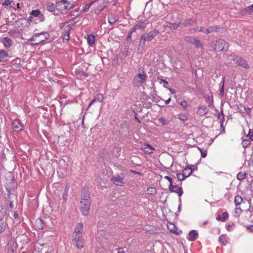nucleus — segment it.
I'll use <instances>...</instances> for the list:
<instances>
[{"mask_svg":"<svg viewBox=\"0 0 253 253\" xmlns=\"http://www.w3.org/2000/svg\"><path fill=\"white\" fill-rule=\"evenodd\" d=\"M159 34V32L157 30L155 29L147 34H143L141 37L139 42L138 51L142 52V48H144L145 45L146 41H151L155 37L158 36Z\"/></svg>","mask_w":253,"mask_h":253,"instance_id":"f03ea898","label":"nucleus"},{"mask_svg":"<svg viewBox=\"0 0 253 253\" xmlns=\"http://www.w3.org/2000/svg\"><path fill=\"white\" fill-rule=\"evenodd\" d=\"M87 42L89 45H92L95 42V37L91 34L88 35L87 36Z\"/></svg>","mask_w":253,"mask_h":253,"instance_id":"a878e982","label":"nucleus"},{"mask_svg":"<svg viewBox=\"0 0 253 253\" xmlns=\"http://www.w3.org/2000/svg\"><path fill=\"white\" fill-rule=\"evenodd\" d=\"M141 150L147 154H151L153 153L154 149L149 144H144L141 147Z\"/></svg>","mask_w":253,"mask_h":253,"instance_id":"ddd939ff","label":"nucleus"},{"mask_svg":"<svg viewBox=\"0 0 253 253\" xmlns=\"http://www.w3.org/2000/svg\"><path fill=\"white\" fill-rule=\"evenodd\" d=\"M217 118L219 120V122L220 123L221 126H222V124H223L224 120V117L222 112L218 113Z\"/></svg>","mask_w":253,"mask_h":253,"instance_id":"7c9ffc66","label":"nucleus"},{"mask_svg":"<svg viewBox=\"0 0 253 253\" xmlns=\"http://www.w3.org/2000/svg\"><path fill=\"white\" fill-rule=\"evenodd\" d=\"M185 40L188 42L193 44L196 48L202 47L203 46V44L199 40L192 36H186Z\"/></svg>","mask_w":253,"mask_h":253,"instance_id":"423d86ee","label":"nucleus"},{"mask_svg":"<svg viewBox=\"0 0 253 253\" xmlns=\"http://www.w3.org/2000/svg\"><path fill=\"white\" fill-rule=\"evenodd\" d=\"M56 7V5L55 6V5L52 3L48 2L47 3V8L49 11L52 12L54 11Z\"/></svg>","mask_w":253,"mask_h":253,"instance_id":"2f4dec72","label":"nucleus"},{"mask_svg":"<svg viewBox=\"0 0 253 253\" xmlns=\"http://www.w3.org/2000/svg\"><path fill=\"white\" fill-rule=\"evenodd\" d=\"M12 1L10 0H5L2 5L3 6H8L11 4Z\"/></svg>","mask_w":253,"mask_h":253,"instance_id":"a18cd8bd","label":"nucleus"},{"mask_svg":"<svg viewBox=\"0 0 253 253\" xmlns=\"http://www.w3.org/2000/svg\"><path fill=\"white\" fill-rule=\"evenodd\" d=\"M211 47L215 50L218 51H226L228 48V43L224 40L219 39L213 41Z\"/></svg>","mask_w":253,"mask_h":253,"instance_id":"7ed1b4c3","label":"nucleus"},{"mask_svg":"<svg viewBox=\"0 0 253 253\" xmlns=\"http://www.w3.org/2000/svg\"><path fill=\"white\" fill-rule=\"evenodd\" d=\"M216 219L217 220H221V219H222V217H221L220 215L218 214L217 215Z\"/></svg>","mask_w":253,"mask_h":253,"instance_id":"e2e57ef3","label":"nucleus"},{"mask_svg":"<svg viewBox=\"0 0 253 253\" xmlns=\"http://www.w3.org/2000/svg\"><path fill=\"white\" fill-rule=\"evenodd\" d=\"M91 205V199L89 193L83 192L81 195V210L83 214L86 215L88 214Z\"/></svg>","mask_w":253,"mask_h":253,"instance_id":"f257e3e1","label":"nucleus"},{"mask_svg":"<svg viewBox=\"0 0 253 253\" xmlns=\"http://www.w3.org/2000/svg\"><path fill=\"white\" fill-rule=\"evenodd\" d=\"M94 3V2H92L90 3H89V4H87L85 5V7L84 8V12H87L88 10L89 7H90L92 3Z\"/></svg>","mask_w":253,"mask_h":253,"instance_id":"09e8293b","label":"nucleus"},{"mask_svg":"<svg viewBox=\"0 0 253 253\" xmlns=\"http://www.w3.org/2000/svg\"><path fill=\"white\" fill-rule=\"evenodd\" d=\"M147 192L148 194L152 195L156 192V189L154 187H149L147 189Z\"/></svg>","mask_w":253,"mask_h":253,"instance_id":"f704fd0d","label":"nucleus"},{"mask_svg":"<svg viewBox=\"0 0 253 253\" xmlns=\"http://www.w3.org/2000/svg\"><path fill=\"white\" fill-rule=\"evenodd\" d=\"M225 238V236L224 234H222L219 237V242L221 244V245H222L223 246L226 245V243H224V240Z\"/></svg>","mask_w":253,"mask_h":253,"instance_id":"e433bc0d","label":"nucleus"},{"mask_svg":"<svg viewBox=\"0 0 253 253\" xmlns=\"http://www.w3.org/2000/svg\"><path fill=\"white\" fill-rule=\"evenodd\" d=\"M84 239L82 236L76 237L73 240V243L78 248L81 249L84 247Z\"/></svg>","mask_w":253,"mask_h":253,"instance_id":"9d476101","label":"nucleus"},{"mask_svg":"<svg viewBox=\"0 0 253 253\" xmlns=\"http://www.w3.org/2000/svg\"><path fill=\"white\" fill-rule=\"evenodd\" d=\"M250 133H251V130H250V132H249L250 138L252 140H253V130L252 133L250 134Z\"/></svg>","mask_w":253,"mask_h":253,"instance_id":"13d9d810","label":"nucleus"},{"mask_svg":"<svg viewBox=\"0 0 253 253\" xmlns=\"http://www.w3.org/2000/svg\"><path fill=\"white\" fill-rule=\"evenodd\" d=\"M169 190L171 192L177 193L179 197H181L183 193L182 187H179L176 184H173L172 182L169 184Z\"/></svg>","mask_w":253,"mask_h":253,"instance_id":"6e6552de","label":"nucleus"},{"mask_svg":"<svg viewBox=\"0 0 253 253\" xmlns=\"http://www.w3.org/2000/svg\"><path fill=\"white\" fill-rule=\"evenodd\" d=\"M246 174L245 173L239 172L237 175V178L239 180H242L246 177Z\"/></svg>","mask_w":253,"mask_h":253,"instance_id":"c9c22d12","label":"nucleus"},{"mask_svg":"<svg viewBox=\"0 0 253 253\" xmlns=\"http://www.w3.org/2000/svg\"><path fill=\"white\" fill-rule=\"evenodd\" d=\"M243 109H244V110L246 111V112L247 114H249L250 113V112H251V108H249V107H248V108H246V107H243Z\"/></svg>","mask_w":253,"mask_h":253,"instance_id":"5fc2aeb1","label":"nucleus"},{"mask_svg":"<svg viewBox=\"0 0 253 253\" xmlns=\"http://www.w3.org/2000/svg\"><path fill=\"white\" fill-rule=\"evenodd\" d=\"M179 104L182 106V108L184 109L187 108L188 107V103L186 100H183Z\"/></svg>","mask_w":253,"mask_h":253,"instance_id":"79ce46f5","label":"nucleus"},{"mask_svg":"<svg viewBox=\"0 0 253 253\" xmlns=\"http://www.w3.org/2000/svg\"><path fill=\"white\" fill-rule=\"evenodd\" d=\"M164 178L167 179V180L169 181V184L170 183H171L172 182V179L171 177L168 176H166L164 177Z\"/></svg>","mask_w":253,"mask_h":253,"instance_id":"864d4df0","label":"nucleus"},{"mask_svg":"<svg viewBox=\"0 0 253 253\" xmlns=\"http://www.w3.org/2000/svg\"><path fill=\"white\" fill-rule=\"evenodd\" d=\"M247 229L250 230V232L253 233V225H248L247 226Z\"/></svg>","mask_w":253,"mask_h":253,"instance_id":"603ef678","label":"nucleus"},{"mask_svg":"<svg viewBox=\"0 0 253 253\" xmlns=\"http://www.w3.org/2000/svg\"><path fill=\"white\" fill-rule=\"evenodd\" d=\"M193 22L191 18L187 19L181 23V25L183 27H188L192 25Z\"/></svg>","mask_w":253,"mask_h":253,"instance_id":"b1692460","label":"nucleus"},{"mask_svg":"<svg viewBox=\"0 0 253 253\" xmlns=\"http://www.w3.org/2000/svg\"><path fill=\"white\" fill-rule=\"evenodd\" d=\"M32 16L38 17L41 14V11L39 9L32 10L31 12Z\"/></svg>","mask_w":253,"mask_h":253,"instance_id":"72a5a7b5","label":"nucleus"},{"mask_svg":"<svg viewBox=\"0 0 253 253\" xmlns=\"http://www.w3.org/2000/svg\"><path fill=\"white\" fill-rule=\"evenodd\" d=\"M243 202L242 198L239 195H237L235 197L234 203L236 206L240 205Z\"/></svg>","mask_w":253,"mask_h":253,"instance_id":"bb28decb","label":"nucleus"},{"mask_svg":"<svg viewBox=\"0 0 253 253\" xmlns=\"http://www.w3.org/2000/svg\"><path fill=\"white\" fill-rule=\"evenodd\" d=\"M108 22L109 23L112 25L115 23L116 20L112 17V16H109Z\"/></svg>","mask_w":253,"mask_h":253,"instance_id":"c03bdc74","label":"nucleus"},{"mask_svg":"<svg viewBox=\"0 0 253 253\" xmlns=\"http://www.w3.org/2000/svg\"><path fill=\"white\" fill-rule=\"evenodd\" d=\"M72 7V5L63 4L62 6L56 7L57 9L60 10L61 13H66Z\"/></svg>","mask_w":253,"mask_h":253,"instance_id":"4468645a","label":"nucleus"},{"mask_svg":"<svg viewBox=\"0 0 253 253\" xmlns=\"http://www.w3.org/2000/svg\"><path fill=\"white\" fill-rule=\"evenodd\" d=\"M242 211V210L240 208H236L235 209V213H240Z\"/></svg>","mask_w":253,"mask_h":253,"instance_id":"4d7b16f0","label":"nucleus"},{"mask_svg":"<svg viewBox=\"0 0 253 253\" xmlns=\"http://www.w3.org/2000/svg\"><path fill=\"white\" fill-rule=\"evenodd\" d=\"M244 12L246 14H251L253 13V4H252L246 8H245L244 10Z\"/></svg>","mask_w":253,"mask_h":253,"instance_id":"cd10ccee","label":"nucleus"},{"mask_svg":"<svg viewBox=\"0 0 253 253\" xmlns=\"http://www.w3.org/2000/svg\"><path fill=\"white\" fill-rule=\"evenodd\" d=\"M146 25V23L145 22V21H143V22H140L137 23L135 25V28H136L137 29H143L145 27Z\"/></svg>","mask_w":253,"mask_h":253,"instance_id":"c756f323","label":"nucleus"},{"mask_svg":"<svg viewBox=\"0 0 253 253\" xmlns=\"http://www.w3.org/2000/svg\"><path fill=\"white\" fill-rule=\"evenodd\" d=\"M178 118L179 119H180L181 120H182L183 122L186 121L187 119V116L185 115H184V114H180L178 115Z\"/></svg>","mask_w":253,"mask_h":253,"instance_id":"ea45409f","label":"nucleus"},{"mask_svg":"<svg viewBox=\"0 0 253 253\" xmlns=\"http://www.w3.org/2000/svg\"><path fill=\"white\" fill-rule=\"evenodd\" d=\"M138 72V74L133 79V84L136 85L143 83L147 78L146 74L143 69H139Z\"/></svg>","mask_w":253,"mask_h":253,"instance_id":"39448f33","label":"nucleus"},{"mask_svg":"<svg viewBox=\"0 0 253 253\" xmlns=\"http://www.w3.org/2000/svg\"><path fill=\"white\" fill-rule=\"evenodd\" d=\"M193 30L195 32H202V31H204V27H196L195 28H194L193 29Z\"/></svg>","mask_w":253,"mask_h":253,"instance_id":"49530a36","label":"nucleus"},{"mask_svg":"<svg viewBox=\"0 0 253 253\" xmlns=\"http://www.w3.org/2000/svg\"><path fill=\"white\" fill-rule=\"evenodd\" d=\"M218 31V27L216 26L215 27H211L209 28H206L204 27V31H202L205 34H208L214 32H217Z\"/></svg>","mask_w":253,"mask_h":253,"instance_id":"a211bd4d","label":"nucleus"},{"mask_svg":"<svg viewBox=\"0 0 253 253\" xmlns=\"http://www.w3.org/2000/svg\"><path fill=\"white\" fill-rule=\"evenodd\" d=\"M167 227H168V229L171 232H175L176 231V226H175L174 224H173V223H169L167 224Z\"/></svg>","mask_w":253,"mask_h":253,"instance_id":"c85d7f7f","label":"nucleus"},{"mask_svg":"<svg viewBox=\"0 0 253 253\" xmlns=\"http://www.w3.org/2000/svg\"><path fill=\"white\" fill-rule=\"evenodd\" d=\"M2 43L5 47H9L11 45V40L8 37H4L2 41Z\"/></svg>","mask_w":253,"mask_h":253,"instance_id":"5701e85b","label":"nucleus"},{"mask_svg":"<svg viewBox=\"0 0 253 253\" xmlns=\"http://www.w3.org/2000/svg\"><path fill=\"white\" fill-rule=\"evenodd\" d=\"M159 122L163 125H166L168 124L169 122L166 120L164 118H160L159 119Z\"/></svg>","mask_w":253,"mask_h":253,"instance_id":"58836bf2","label":"nucleus"},{"mask_svg":"<svg viewBox=\"0 0 253 253\" xmlns=\"http://www.w3.org/2000/svg\"><path fill=\"white\" fill-rule=\"evenodd\" d=\"M170 101V98H169L167 100L165 101L166 104H168Z\"/></svg>","mask_w":253,"mask_h":253,"instance_id":"338daca9","label":"nucleus"},{"mask_svg":"<svg viewBox=\"0 0 253 253\" xmlns=\"http://www.w3.org/2000/svg\"><path fill=\"white\" fill-rule=\"evenodd\" d=\"M228 214L227 213V212H224L222 213V219H221V220L222 222H224L226 220V219L228 218Z\"/></svg>","mask_w":253,"mask_h":253,"instance_id":"37998d69","label":"nucleus"},{"mask_svg":"<svg viewBox=\"0 0 253 253\" xmlns=\"http://www.w3.org/2000/svg\"><path fill=\"white\" fill-rule=\"evenodd\" d=\"M69 40V36L63 34V41L64 42H68Z\"/></svg>","mask_w":253,"mask_h":253,"instance_id":"8fccbe9b","label":"nucleus"},{"mask_svg":"<svg viewBox=\"0 0 253 253\" xmlns=\"http://www.w3.org/2000/svg\"><path fill=\"white\" fill-rule=\"evenodd\" d=\"M198 235V232L195 230H191L189 233V240L193 241L196 240V236Z\"/></svg>","mask_w":253,"mask_h":253,"instance_id":"6ab92c4d","label":"nucleus"},{"mask_svg":"<svg viewBox=\"0 0 253 253\" xmlns=\"http://www.w3.org/2000/svg\"><path fill=\"white\" fill-rule=\"evenodd\" d=\"M103 99V96L102 94H97L94 98L93 99V100L90 102L89 106H90L91 105H92L93 103L96 102H101Z\"/></svg>","mask_w":253,"mask_h":253,"instance_id":"dca6fc26","label":"nucleus"},{"mask_svg":"<svg viewBox=\"0 0 253 253\" xmlns=\"http://www.w3.org/2000/svg\"><path fill=\"white\" fill-rule=\"evenodd\" d=\"M137 30L136 28H135V26H134L133 28L131 29V31L130 32H131V34L133 32H135L136 30Z\"/></svg>","mask_w":253,"mask_h":253,"instance_id":"052dcab7","label":"nucleus"},{"mask_svg":"<svg viewBox=\"0 0 253 253\" xmlns=\"http://www.w3.org/2000/svg\"><path fill=\"white\" fill-rule=\"evenodd\" d=\"M83 230V224L82 223H78L75 229L74 233L76 234V235L80 234Z\"/></svg>","mask_w":253,"mask_h":253,"instance_id":"aec40b11","label":"nucleus"},{"mask_svg":"<svg viewBox=\"0 0 253 253\" xmlns=\"http://www.w3.org/2000/svg\"><path fill=\"white\" fill-rule=\"evenodd\" d=\"M182 173L185 177L189 176L192 173V169L189 167H187L182 170Z\"/></svg>","mask_w":253,"mask_h":253,"instance_id":"4be33fe9","label":"nucleus"},{"mask_svg":"<svg viewBox=\"0 0 253 253\" xmlns=\"http://www.w3.org/2000/svg\"><path fill=\"white\" fill-rule=\"evenodd\" d=\"M72 29V28L69 22L62 23L61 30L63 31V34L70 36V32Z\"/></svg>","mask_w":253,"mask_h":253,"instance_id":"f8f14e48","label":"nucleus"},{"mask_svg":"<svg viewBox=\"0 0 253 253\" xmlns=\"http://www.w3.org/2000/svg\"><path fill=\"white\" fill-rule=\"evenodd\" d=\"M180 23H171L169 24V28L171 29L175 30L177 29L180 25Z\"/></svg>","mask_w":253,"mask_h":253,"instance_id":"4c0bfd02","label":"nucleus"},{"mask_svg":"<svg viewBox=\"0 0 253 253\" xmlns=\"http://www.w3.org/2000/svg\"><path fill=\"white\" fill-rule=\"evenodd\" d=\"M234 61L235 63L237 65L245 68L246 69L249 68V67L247 63V62L241 57H236L234 59Z\"/></svg>","mask_w":253,"mask_h":253,"instance_id":"1a4fd4ad","label":"nucleus"},{"mask_svg":"<svg viewBox=\"0 0 253 253\" xmlns=\"http://www.w3.org/2000/svg\"><path fill=\"white\" fill-rule=\"evenodd\" d=\"M63 4L72 5L71 3H70L69 2H68L67 0H61L57 3L56 7H59L60 6H62Z\"/></svg>","mask_w":253,"mask_h":253,"instance_id":"473e14b6","label":"nucleus"},{"mask_svg":"<svg viewBox=\"0 0 253 253\" xmlns=\"http://www.w3.org/2000/svg\"><path fill=\"white\" fill-rule=\"evenodd\" d=\"M131 35H132L131 32H129V33H128V35H127V39H130V38H131Z\"/></svg>","mask_w":253,"mask_h":253,"instance_id":"69168bd1","label":"nucleus"},{"mask_svg":"<svg viewBox=\"0 0 253 253\" xmlns=\"http://www.w3.org/2000/svg\"><path fill=\"white\" fill-rule=\"evenodd\" d=\"M199 150L201 152V157L202 158H205L207 156V151H202V150L201 149V148H199Z\"/></svg>","mask_w":253,"mask_h":253,"instance_id":"de8ad7c7","label":"nucleus"},{"mask_svg":"<svg viewBox=\"0 0 253 253\" xmlns=\"http://www.w3.org/2000/svg\"><path fill=\"white\" fill-rule=\"evenodd\" d=\"M208 113V110L206 106L200 105L198 107L197 114L200 116H203Z\"/></svg>","mask_w":253,"mask_h":253,"instance_id":"2eb2a0df","label":"nucleus"},{"mask_svg":"<svg viewBox=\"0 0 253 253\" xmlns=\"http://www.w3.org/2000/svg\"><path fill=\"white\" fill-rule=\"evenodd\" d=\"M14 216L15 218H18V214L17 212H15L14 213Z\"/></svg>","mask_w":253,"mask_h":253,"instance_id":"0e129e2a","label":"nucleus"},{"mask_svg":"<svg viewBox=\"0 0 253 253\" xmlns=\"http://www.w3.org/2000/svg\"><path fill=\"white\" fill-rule=\"evenodd\" d=\"M8 52L3 49H0V62H2L8 57Z\"/></svg>","mask_w":253,"mask_h":253,"instance_id":"412c9836","label":"nucleus"},{"mask_svg":"<svg viewBox=\"0 0 253 253\" xmlns=\"http://www.w3.org/2000/svg\"><path fill=\"white\" fill-rule=\"evenodd\" d=\"M124 176L123 174L114 175L112 177V180L113 181L114 183L118 186H123V180Z\"/></svg>","mask_w":253,"mask_h":253,"instance_id":"9b49d317","label":"nucleus"},{"mask_svg":"<svg viewBox=\"0 0 253 253\" xmlns=\"http://www.w3.org/2000/svg\"><path fill=\"white\" fill-rule=\"evenodd\" d=\"M7 226V223L3 217L0 215V234L4 232Z\"/></svg>","mask_w":253,"mask_h":253,"instance_id":"f3484780","label":"nucleus"},{"mask_svg":"<svg viewBox=\"0 0 253 253\" xmlns=\"http://www.w3.org/2000/svg\"><path fill=\"white\" fill-rule=\"evenodd\" d=\"M220 89L219 95L221 97H223L224 94V78H222V81L220 83Z\"/></svg>","mask_w":253,"mask_h":253,"instance_id":"393cba45","label":"nucleus"},{"mask_svg":"<svg viewBox=\"0 0 253 253\" xmlns=\"http://www.w3.org/2000/svg\"><path fill=\"white\" fill-rule=\"evenodd\" d=\"M242 144L244 146H248L250 144V142L248 140H245L243 141Z\"/></svg>","mask_w":253,"mask_h":253,"instance_id":"3c124183","label":"nucleus"},{"mask_svg":"<svg viewBox=\"0 0 253 253\" xmlns=\"http://www.w3.org/2000/svg\"><path fill=\"white\" fill-rule=\"evenodd\" d=\"M36 223H37V224H42V219L41 218L38 219L36 220Z\"/></svg>","mask_w":253,"mask_h":253,"instance_id":"bf43d9fd","label":"nucleus"},{"mask_svg":"<svg viewBox=\"0 0 253 253\" xmlns=\"http://www.w3.org/2000/svg\"><path fill=\"white\" fill-rule=\"evenodd\" d=\"M14 4H13L12 5H11L10 6V8H12L14 10H16V7L14 6Z\"/></svg>","mask_w":253,"mask_h":253,"instance_id":"774afa93","label":"nucleus"},{"mask_svg":"<svg viewBox=\"0 0 253 253\" xmlns=\"http://www.w3.org/2000/svg\"><path fill=\"white\" fill-rule=\"evenodd\" d=\"M118 251V253H125V252L123 248H120L117 249Z\"/></svg>","mask_w":253,"mask_h":253,"instance_id":"6e6d98bb","label":"nucleus"},{"mask_svg":"<svg viewBox=\"0 0 253 253\" xmlns=\"http://www.w3.org/2000/svg\"><path fill=\"white\" fill-rule=\"evenodd\" d=\"M49 35L47 32H42L36 33L30 39L31 42H35L33 44H38L41 42L44 41L48 39Z\"/></svg>","mask_w":253,"mask_h":253,"instance_id":"20e7f679","label":"nucleus"},{"mask_svg":"<svg viewBox=\"0 0 253 253\" xmlns=\"http://www.w3.org/2000/svg\"><path fill=\"white\" fill-rule=\"evenodd\" d=\"M12 128L14 131L18 132L22 130L24 128V126L20 120L16 119L12 122Z\"/></svg>","mask_w":253,"mask_h":253,"instance_id":"0eeeda50","label":"nucleus"},{"mask_svg":"<svg viewBox=\"0 0 253 253\" xmlns=\"http://www.w3.org/2000/svg\"><path fill=\"white\" fill-rule=\"evenodd\" d=\"M176 176L177 179L179 180H183L186 177L184 176V174L182 173H177Z\"/></svg>","mask_w":253,"mask_h":253,"instance_id":"a19ab883","label":"nucleus"},{"mask_svg":"<svg viewBox=\"0 0 253 253\" xmlns=\"http://www.w3.org/2000/svg\"><path fill=\"white\" fill-rule=\"evenodd\" d=\"M9 207L11 209L13 207V202H11V201H10L9 203Z\"/></svg>","mask_w":253,"mask_h":253,"instance_id":"680f3d73","label":"nucleus"}]
</instances>
